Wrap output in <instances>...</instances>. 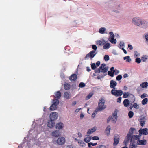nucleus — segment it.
<instances>
[{
    "label": "nucleus",
    "instance_id": "nucleus-1",
    "mask_svg": "<svg viewBox=\"0 0 148 148\" xmlns=\"http://www.w3.org/2000/svg\"><path fill=\"white\" fill-rule=\"evenodd\" d=\"M132 23L137 26H142L144 28L148 27V22L145 20H143L140 17L135 16L132 20Z\"/></svg>",
    "mask_w": 148,
    "mask_h": 148
},
{
    "label": "nucleus",
    "instance_id": "nucleus-2",
    "mask_svg": "<svg viewBox=\"0 0 148 148\" xmlns=\"http://www.w3.org/2000/svg\"><path fill=\"white\" fill-rule=\"evenodd\" d=\"M92 48L94 50L91 51L88 53L87 54L84 58V59L88 60L89 58L92 59L96 55L97 53L95 51L97 49L96 46L95 45H93L92 46Z\"/></svg>",
    "mask_w": 148,
    "mask_h": 148
},
{
    "label": "nucleus",
    "instance_id": "nucleus-3",
    "mask_svg": "<svg viewBox=\"0 0 148 148\" xmlns=\"http://www.w3.org/2000/svg\"><path fill=\"white\" fill-rule=\"evenodd\" d=\"M135 130V129L133 128H131L126 136L124 141L126 145H127L129 141L130 140L131 142L132 141V134H133L134 131Z\"/></svg>",
    "mask_w": 148,
    "mask_h": 148
},
{
    "label": "nucleus",
    "instance_id": "nucleus-4",
    "mask_svg": "<svg viewBox=\"0 0 148 148\" xmlns=\"http://www.w3.org/2000/svg\"><path fill=\"white\" fill-rule=\"evenodd\" d=\"M53 103L50 107V110L51 111L56 110L57 108V105L59 104V100L56 99H53Z\"/></svg>",
    "mask_w": 148,
    "mask_h": 148
},
{
    "label": "nucleus",
    "instance_id": "nucleus-5",
    "mask_svg": "<svg viewBox=\"0 0 148 148\" xmlns=\"http://www.w3.org/2000/svg\"><path fill=\"white\" fill-rule=\"evenodd\" d=\"M109 41L112 44H116L117 42V41L116 39L114 38L115 36L114 33L112 32H111L109 33Z\"/></svg>",
    "mask_w": 148,
    "mask_h": 148
},
{
    "label": "nucleus",
    "instance_id": "nucleus-6",
    "mask_svg": "<svg viewBox=\"0 0 148 148\" xmlns=\"http://www.w3.org/2000/svg\"><path fill=\"white\" fill-rule=\"evenodd\" d=\"M111 92L112 94L116 97L121 96L123 93V91L122 90H115V89H112Z\"/></svg>",
    "mask_w": 148,
    "mask_h": 148
},
{
    "label": "nucleus",
    "instance_id": "nucleus-7",
    "mask_svg": "<svg viewBox=\"0 0 148 148\" xmlns=\"http://www.w3.org/2000/svg\"><path fill=\"white\" fill-rule=\"evenodd\" d=\"M118 110L116 109L113 113L112 116L110 118V120L113 123H115L117 119Z\"/></svg>",
    "mask_w": 148,
    "mask_h": 148
},
{
    "label": "nucleus",
    "instance_id": "nucleus-8",
    "mask_svg": "<svg viewBox=\"0 0 148 148\" xmlns=\"http://www.w3.org/2000/svg\"><path fill=\"white\" fill-rule=\"evenodd\" d=\"M129 96L132 99L133 102L135 101V98L134 96L132 94L128 92H124L123 94V97L124 98H127Z\"/></svg>",
    "mask_w": 148,
    "mask_h": 148
},
{
    "label": "nucleus",
    "instance_id": "nucleus-9",
    "mask_svg": "<svg viewBox=\"0 0 148 148\" xmlns=\"http://www.w3.org/2000/svg\"><path fill=\"white\" fill-rule=\"evenodd\" d=\"M58 116V113L56 112L51 113L50 115V119L55 120H56Z\"/></svg>",
    "mask_w": 148,
    "mask_h": 148
},
{
    "label": "nucleus",
    "instance_id": "nucleus-10",
    "mask_svg": "<svg viewBox=\"0 0 148 148\" xmlns=\"http://www.w3.org/2000/svg\"><path fill=\"white\" fill-rule=\"evenodd\" d=\"M102 110V98H101L98 103V106L95 110V112L97 113L98 112H100Z\"/></svg>",
    "mask_w": 148,
    "mask_h": 148
},
{
    "label": "nucleus",
    "instance_id": "nucleus-11",
    "mask_svg": "<svg viewBox=\"0 0 148 148\" xmlns=\"http://www.w3.org/2000/svg\"><path fill=\"white\" fill-rule=\"evenodd\" d=\"M139 134L141 136L142 135H147L148 134V130L147 128L140 129L138 131Z\"/></svg>",
    "mask_w": 148,
    "mask_h": 148
},
{
    "label": "nucleus",
    "instance_id": "nucleus-12",
    "mask_svg": "<svg viewBox=\"0 0 148 148\" xmlns=\"http://www.w3.org/2000/svg\"><path fill=\"white\" fill-rule=\"evenodd\" d=\"M65 139L62 137H60L57 139V143L59 145H62L65 143Z\"/></svg>",
    "mask_w": 148,
    "mask_h": 148
},
{
    "label": "nucleus",
    "instance_id": "nucleus-13",
    "mask_svg": "<svg viewBox=\"0 0 148 148\" xmlns=\"http://www.w3.org/2000/svg\"><path fill=\"white\" fill-rule=\"evenodd\" d=\"M55 123L54 120L50 119L47 122V125L50 128H52L55 125Z\"/></svg>",
    "mask_w": 148,
    "mask_h": 148
},
{
    "label": "nucleus",
    "instance_id": "nucleus-14",
    "mask_svg": "<svg viewBox=\"0 0 148 148\" xmlns=\"http://www.w3.org/2000/svg\"><path fill=\"white\" fill-rule=\"evenodd\" d=\"M137 144L138 145H143L146 144L147 140H146L143 139L142 140H138L137 141Z\"/></svg>",
    "mask_w": 148,
    "mask_h": 148
},
{
    "label": "nucleus",
    "instance_id": "nucleus-15",
    "mask_svg": "<svg viewBox=\"0 0 148 148\" xmlns=\"http://www.w3.org/2000/svg\"><path fill=\"white\" fill-rule=\"evenodd\" d=\"M117 84V82L113 80L110 81V86L112 88L115 89V88Z\"/></svg>",
    "mask_w": 148,
    "mask_h": 148
},
{
    "label": "nucleus",
    "instance_id": "nucleus-16",
    "mask_svg": "<svg viewBox=\"0 0 148 148\" xmlns=\"http://www.w3.org/2000/svg\"><path fill=\"white\" fill-rule=\"evenodd\" d=\"M119 136H115L114 138V145L116 146L119 143Z\"/></svg>",
    "mask_w": 148,
    "mask_h": 148
},
{
    "label": "nucleus",
    "instance_id": "nucleus-17",
    "mask_svg": "<svg viewBox=\"0 0 148 148\" xmlns=\"http://www.w3.org/2000/svg\"><path fill=\"white\" fill-rule=\"evenodd\" d=\"M77 78V75L76 74H72L70 77L69 79L71 81H75Z\"/></svg>",
    "mask_w": 148,
    "mask_h": 148
},
{
    "label": "nucleus",
    "instance_id": "nucleus-18",
    "mask_svg": "<svg viewBox=\"0 0 148 148\" xmlns=\"http://www.w3.org/2000/svg\"><path fill=\"white\" fill-rule=\"evenodd\" d=\"M110 47V44L108 42H105L103 44V48L104 49H108Z\"/></svg>",
    "mask_w": 148,
    "mask_h": 148
},
{
    "label": "nucleus",
    "instance_id": "nucleus-19",
    "mask_svg": "<svg viewBox=\"0 0 148 148\" xmlns=\"http://www.w3.org/2000/svg\"><path fill=\"white\" fill-rule=\"evenodd\" d=\"M97 127H94L92 128L89 129L87 132V134H90L93 133L96 130Z\"/></svg>",
    "mask_w": 148,
    "mask_h": 148
},
{
    "label": "nucleus",
    "instance_id": "nucleus-20",
    "mask_svg": "<svg viewBox=\"0 0 148 148\" xmlns=\"http://www.w3.org/2000/svg\"><path fill=\"white\" fill-rule=\"evenodd\" d=\"M111 127L110 125L108 126L106 129L105 133L106 135L108 136L110 134Z\"/></svg>",
    "mask_w": 148,
    "mask_h": 148
},
{
    "label": "nucleus",
    "instance_id": "nucleus-21",
    "mask_svg": "<svg viewBox=\"0 0 148 148\" xmlns=\"http://www.w3.org/2000/svg\"><path fill=\"white\" fill-rule=\"evenodd\" d=\"M63 124L61 123H57L56 125V129H62L63 127Z\"/></svg>",
    "mask_w": 148,
    "mask_h": 148
},
{
    "label": "nucleus",
    "instance_id": "nucleus-22",
    "mask_svg": "<svg viewBox=\"0 0 148 148\" xmlns=\"http://www.w3.org/2000/svg\"><path fill=\"white\" fill-rule=\"evenodd\" d=\"M123 103L125 107H128L130 104V101L127 99H126L124 100Z\"/></svg>",
    "mask_w": 148,
    "mask_h": 148
},
{
    "label": "nucleus",
    "instance_id": "nucleus-23",
    "mask_svg": "<svg viewBox=\"0 0 148 148\" xmlns=\"http://www.w3.org/2000/svg\"><path fill=\"white\" fill-rule=\"evenodd\" d=\"M140 125L141 126L143 127L144 125L145 124V119L144 118H141L139 120Z\"/></svg>",
    "mask_w": 148,
    "mask_h": 148
},
{
    "label": "nucleus",
    "instance_id": "nucleus-24",
    "mask_svg": "<svg viewBox=\"0 0 148 148\" xmlns=\"http://www.w3.org/2000/svg\"><path fill=\"white\" fill-rule=\"evenodd\" d=\"M141 135H133L132 136V141H133V139H135L136 140H140V138Z\"/></svg>",
    "mask_w": 148,
    "mask_h": 148
},
{
    "label": "nucleus",
    "instance_id": "nucleus-25",
    "mask_svg": "<svg viewBox=\"0 0 148 148\" xmlns=\"http://www.w3.org/2000/svg\"><path fill=\"white\" fill-rule=\"evenodd\" d=\"M59 133L58 131L55 130L52 133V136L55 137H58L59 136Z\"/></svg>",
    "mask_w": 148,
    "mask_h": 148
},
{
    "label": "nucleus",
    "instance_id": "nucleus-26",
    "mask_svg": "<svg viewBox=\"0 0 148 148\" xmlns=\"http://www.w3.org/2000/svg\"><path fill=\"white\" fill-rule=\"evenodd\" d=\"M64 87L65 90H68L70 89L71 86L70 84L68 83H65L64 84Z\"/></svg>",
    "mask_w": 148,
    "mask_h": 148
},
{
    "label": "nucleus",
    "instance_id": "nucleus-27",
    "mask_svg": "<svg viewBox=\"0 0 148 148\" xmlns=\"http://www.w3.org/2000/svg\"><path fill=\"white\" fill-rule=\"evenodd\" d=\"M64 96L66 99H68L70 98L71 95L68 92H66L64 93Z\"/></svg>",
    "mask_w": 148,
    "mask_h": 148
},
{
    "label": "nucleus",
    "instance_id": "nucleus-28",
    "mask_svg": "<svg viewBox=\"0 0 148 148\" xmlns=\"http://www.w3.org/2000/svg\"><path fill=\"white\" fill-rule=\"evenodd\" d=\"M55 95L56 98L58 99L60 98L61 96V92L59 91H57L55 93Z\"/></svg>",
    "mask_w": 148,
    "mask_h": 148
},
{
    "label": "nucleus",
    "instance_id": "nucleus-29",
    "mask_svg": "<svg viewBox=\"0 0 148 148\" xmlns=\"http://www.w3.org/2000/svg\"><path fill=\"white\" fill-rule=\"evenodd\" d=\"M148 83L147 82H145L142 83L140 85L143 88L147 87L148 86Z\"/></svg>",
    "mask_w": 148,
    "mask_h": 148
},
{
    "label": "nucleus",
    "instance_id": "nucleus-30",
    "mask_svg": "<svg viewBox=\"0 0 148 148\" xmlns=\"http://www.w3.org/2000/svg\"><path fill=\"white\" fill-rule=\"evenodd\" d=\"M91 138L90 136H87L84 138V141L86 143H88L90 140Z\"/></svg>",
    "mask_w": 148,
    "mask_h": 148
},
{
    "label": "nucleus",
    "instance_id": "nucleus-31",
    "mask_svg": "<svg viewBox=\"0 0 148 148\" xmlns=\"http://www.w3.org/2000/svg\"><path fill=\"white\" fill-rule=\"evenodd\" d=\"M148 102V99L147 98H145L142 101V103L144 105L147 103Z\"/></svg>",
    "mask_w": 148,
    "mask_h": 148
},
{
    "label": "nucleus",
    "instance_id": "nucleus-32",
    "mask_svg": "<svg viewBox=\"0 0 148 148\" xmlns=\"http://www.w3.org/2000/svg\"><path fill=\"white\" fill-rule=\"evenodd\" d=\"M137 145L134 143H132L130 145V148H136Z\"/></svg>",
    "mask_w": 148,
    "mask_h": 148
},
{
    "label": "nucleus",
    "instance_id": "nucleus-33",
    "mask_svg": "<svg viewBox=\"0 0 148 148\" xmlns=\"http://www.w3.org/2000/svg\"><path fill=\"white\" fill-rule=\"evenodd\" d=\"M124 60H126V61L129 62L131 61V59L130 58V57L129 56H127L126 57H124Z\"/></svg>",
    "mask_w": 148,
    "mask_h": 148
},
{
    "label": "nucleus",
    "instance_id": "nucleus-34",
    "mask_svg": "<svg viewBox=\"0 0 148 148\" xmlns=\"http://www.w3.org/2000/svg\"><path fill=\"white\" fill-rule=\"evenodd\" d=\"M78 143L81 146L83 147L85 145L84 142L82 140H80L78 141Z\"/></svg>",
    "mask_w": 148,
    "mask_h": 148
},
{
    "label": "nucleus",
    "instance_id": "nucleus-35",
    "mask_svg": "<svg viewBox=\"0 0 148 148\" xmlns=\"http://www.w3.org/2000/svg\"><path fill=\"white\" fill-rule=\"evenodd\" d=\"M97 145V143H93L92 142H90L88 143V146L89 147H91V146L92 145L93 146H95Z\"/></svg>",
    "mask_w": 148,
    "mask_h": 148
},
{
    "label": "nucleus",
    "instance_id": "nucleus-36",
    "mask_svg": "<svg viewBox=\"0 0 148 148\" xmlns=\"http://www.w3.org/2000/svg\"><path fill=\"white\" fill-rule=\"evenodd\" d=\"M85 86V84L83 82H81L79 84L78 86L79 88H83Z\"/></svg>",
    "mask_w": 148,
    "mask_h": 148
},
{
    "label": "nucleus",
    "instance_id": "nucleus-37",
    "mask_svg": "<svg viewBox=\"0 0 148 148\" xmlns=\"http://www.w3.org/2000/svg\"><path fill=\"white\" fill-rule=\"evenodd\" d=\"M134 115V113L132 111H130L128 113V116L130 118H132Z\"/></svg>",
    "mask_w": 148,
    "mask_h": 148
},
{
    "label": "nucleus",
    "instance_id": "nucleus-38",
    "mask_svg": "<svg viewBox=\"0 0 148 148\" xmlns=\"http://www.w3.org/2000/svg\"><path fill=\"white\" fill-rule=\"evenodd\" d=\"M122 77V76L121 75H119L116 77V80L117 81H120Z\"/></svg>",
    "mask_w": 148,
    "mask_h": 148
},
{
    "label": "nucleus",
    "instance_id": "nucleus-39",
    "mask_svg": "<svg viewBox=\"0 0 148 148\" xmlns=\"http://www.w3.org/2000/svg\"><path fill=\"white\" fill-rule=\"evenodd\" d=\"M93 94L91 93H89L86 97V99L88 100L90 99L91 97L92 96Z\"/></svg>",
    "mask_w": 148,
    "mask_h": 148
},
{
    "label": "nucleus",
    "instance_id": "nucleus-40",
    "mask_svg": "<svg viewBox=\"0 0 148 148\" xmlns=\"http://www.w3.org/2000/svg\"><path fill=\"white\" fill-rule=\"evenodd\" d=\"M136 62L137 63H140L141 61V59L139 58H137L135 60Z\"/></svg>",
    "mask_w": 148,
    "mask_h": 148
},
{
    "label": "nucleus",
    "instance_id": "nucleus-41",
    "mask_svg": "<svg viewBox=\"0 0 148 148\" xmlns=\"http://www.w3.org/2000/svg\"><path fill=\"white\" fill-rule=\"evenodd\" d=\"M124 43L123 42H121L119 44L120 48H121V47H124Z\"/></svg>",
    "mask_w": 148,
    "mask_h": 148
},
{
    "label": "nucleus",
    "instance_id": "nucleus-42",
    "mask_svg": "<svg viewBox=\"0 0 148 148\" xmlns=\"http://www.w3.org/2000/svg\"><path fill=\"white\" fill-rule=\"evenodd\" d=\"M108 75L112 77H113L114 76V74H113V72H112L110 71H108Z\"/></svg>",
    "mask_w": 148,
    "mask_h": 148
},
{
    "label": "nucleus",
    "instance_id": "nucleus-43",
    "mask_svg": "<svg viewBox=\"0 0 148 148\" xmlns=\"http://www.w3.org/2000/svg\"><path fill=\"white\" fill-rule=\"evenodd\" d=\"M104 59L105 61H107L109 60V58L108 55H106L104 57Z\"/></svg>",
    "mask_w": 148,
    "mask_h": 148
},
{
    "label": "nucleus",
    "instance_id": "nucleus-44",
    "mask_svg": "<svg viewBox=\"0 0 148 148\" xmlns=\"http://www.w3.org/2000/svg\"><path fill=\"white\" fill-rule=\"evenodd\" d=\"M104 33L107 34H108V32L106 31V29L105 28L103 27L102 28V34Z\"/></svg>",
    "mask_w": 148,
    "mask_h": 148
},
{
    "label": "nucleus",
    "instance_id": "nucleus-45",
    "mask_svg": "<svg viewBox=\"0 0 148 148\" xmlns=\"http://www.w3.org/2000/svg\"><path fill=\"white\" fill-rule=\"evenodd\" d=\"M96 44L97 45H100L102 44V41L101 40H98L96 41Z\"/></svg>",
    "mask_w": 148,
    "mask_h": 148
},
{
    "label": "nucleus",
    "instance_id": "nucleus-46",
    "mask_svg": "<svg viewBox=\"0 0 148 148\" xmlns=\"http://www.w3.org/2000/svg\"><path fill=\"white\" fill-rule=\"evenodd\" d=\"M133 107L137 109L139 108L138 105L136 103H135L134 104Z\"/></svg>",
    "mask_w": 148,
    "mask_h": 148
},
{
    "label": "nucleus",
    "instance_id": "nucleus-47",
    "mask_svg": "<svg viewBox=\"0 0 148 148\" xmlns=\"http://www.w3.org/2000/svg\"><path fill=\"white\" fill-rule=\"evenodd\" d=\"M147 94H145V93H143L142 94L141 96V98H145V97H147Z\"/></svg>",
    "mask_w": 148,
    "mask_h": 148
},
{
    "label": "nucleus",
    "instance_id": "nucleus-48",
    "mask_svg": "<svg viewBox=\"0 0 148 148\" xmlns=\"http://www.w3.org/2000/svg\"><path fill=\"white\" fill-rule=\"evenodd\" d=\"M92 139L94 140H97L99 139V138L98 136H94L92 138Z\"/></svg>",
    "mask_w": 148,
    "mask_h": 148
},
{
    "label": "nucleus",
    "instance_id": "nucleus-49",
    "mask_svg": "<svg viewBox=\"0 0 148 148\" xmlns=\"http://www.w3.org/2000/svg\"><path fill=\"white\" fill-rule=\"evenodd\" d=\"M119 71L118 70H115V71H114V72H113V73L115 75H117L119 73Z\"/></svg>",
    "mask_w": 148,
    "mask_h": 148
},
{
    "label": "nucleus",
    "instance_id": "nucleus-50",
    "mask_svg": "<svg viewBox=\"0 0 148 148\" xmlns=\"http://www.w3.org/2000/svg\"><path fill=\"white\" fill-rule=\"evenodd\" d=\"M99 65H91L92 69H95Z\"/></svg>",
    "mask_w": 148,
    "mask_h": 148
},
{
    "label": "nucleus",
    "instance_id": "nucleus-51",
    "mask_svg": "<svg viewBox=\"0 0 148 148\" xmlns=\"http://www.w3.org/2000/svg\"><path fill=\"white\" fill-rule=\"evenodd\" d=\"M147 59V58L145 56H143L141 58V60L144 62Z\"/></svg>",
    "mask_w": 148,
    "mask_h": 148
},
{
    "label": "nucleus",
    "instance_id": "nucleus-52",
    "mask_svg": "<svg viewBox=\"0 0 148 148\" xmlns=\"http://www.w3.org/2000/svg\"><path fill=\"white\" fill-rule=\"evenodd\" d=\"M122 98L121 97H120L117 99V102L118 103H120L121 102Z\"/></svg>",
    "mask_w": 148,
    "mask_h": 148
},
{
    "label": "nucleus",
    "instance_id": "nucleus-53",
    "mask_svg": "<svg viewBox=\"0 0 148 148\" xmlns=\"http://www.w3.org/2000/svg\"><path fill=\"white\" fill-rule=\"evenodd\" d=\"M128 47L130 48V50H132L133 49V47L132 45L130 44L128 45Z\"/></svg>",
    "mask_w": 148,
    "mask_h": 148
},
{
    "label": "nucleus",
    "instance_id": "nucleus-54",
    "mask_svg": "<svg viewBox=\"0 0 148 148\" xmlns=\"http://www.w3.org/2000/svg\"><path fill=\"white\" fill-rule=\"evenodd\" d=\"M97 113L96 112H95V111H94L93 113L92 114V116L93 118H94L95 116V115L97 114Z\"/></svg>",
    "mask_w": 148,
    "mask_h": 148
},
{
    "label": "nucleus",
    "instance_id": "nucleus-55",
    "mask_svg": "<svg viewBox=\"0 0 148 148\" xmlns=\"http://www.w3.org/2000/svg\"><path fill=\"white\" fill-rule=\"evenodd\" d=\"M108 70L107 68H105L104 69H102V72H107Z\"/></svg>",
    "mask_w": 148,
    "mask_h": 148
},
{
    "label": "nucleus",
    "instance_id": "nucleus-56",
    "mask_svg": "<svg viewBox=\"0 0 148 148\" xmlns=\"http://www.w3.org/2000/svg\"><path fill=\"white\" fill-rule=\"evenodd\" d=\"M99 72H102V65H101L100 66L99 69Z\"/></svg>",
    "mask_w": 148,
    "mask_h": 148
},
{
    "label": "nucleus",
    "instance_id": "nucleus-57",
    "mask_svg": "<svg viewBox=\"0 0 148 148\" xmlns=\"http://www.w3.org/2000/svg\"><path fill=\"white\" fill-rule=\"evenodd\" d=\"M145 38L146 40L148 42V35L147 34L145 35Z\"/></svg>",
    "mask_w": 148,
    "mask_h": 148
},
{
    "label": "nucleus",
    "instance_id": "nucleus-58",
    "mask_svg": "<svg viewBox=\"0 0 148 148\" xmlns=\"http://www.w3.org/2000/svg\"><path fill=\"white\" fill-rule=\"evenodd\" d=\"M76 101H73L72 104V106H75L76 103Z\"/></svg>",
    "mask_w": 148,
    "mask_h": 148
},
{
    "label": "nucleus",
    "instance_id": "nucleus-59",
    "mask_svg": "<svg viewBox=\"0 0 148 148\" xmlns=\"http://www.w3.org/2000/svg\"><path fill=\"white\" fill-rule=\"evenodd\" d=\"M128 77V75L127 74H125L123 75V77L124 78H126Z\"/></svg>",
    "mask_w": 148,
    "mask_h": 148
},
{
    "label": "nucleus",
    "instance_id": "nucleus-60",
    "mask_svg": "<svg viewBox=\"0 0 148 148\" xmlns=\"http://www.w3.org/2000/svg\"><path fill=\"white\" fill-rule=\"evenodd\" d=\"M114 12H115L116 13H120V11L119 10H114Z\"/></svg>",
    "mask_w": 148,
    "mask_h": 148
},
{
    "label": "nucleus",
    "instance_id": "nucleus-61",
    "mask_svg": "<svg viewBox=\"0 0 148 148\" xmlns=\"http://www.w3.org/2000/svg\"><path fill=\"white\" fill-rule=\"evenodd\" d=\"M111 71L112 72H114V71H115V70L114 69V68L113 67H112L110 69Z\"/></svg>",
    "mask_w": 148,
    "mask_h": 148
},
{
    "label": "nucleus",
    "instance_id": "nucleus-62",
    "mask_svg": "<svg viewBox=\"0 0 148 148\" xmlns=\"http://www.w3.org/2000/svg\"><path fill=\"white\" fill-rule=\"evenodd\" d=\"M78 136L79 137H82V134L80 133V132H79L78 134Z\"/></svg>",
    "mask_w": 148,
    "mask_h": 148
},
{
    "label": "nucleus",
    "instance_id": "nucleus-63",
    "mask_svg": "<svg viewBox=\"0 0 148 148\" xmlns=\"http://www.w3.org/2000/svg\"><path fill=\"white\" fill-rule=\"evenodd\" d=\"M106 106L104 104L102 105V109L105 108L106 107Z\"/></svg>",
    "mask_w": 148,
    "mask_h": 148
},
{
    "label": "nucleus",
    "instance_id": "nucleus-64",
    "mask_svg": "<svg viewBox=\"0 0 148 148\" xmlns=\"http://www.w3.org/2000/svg\"><path fill=\"white\" fill-rule=\"evenodd\" d=\"M86 69L87 71L88 72H89L90 71V69L89 67H87Z\"/></svg>",
    "mask_w": 148,
    "mask_h": 148
}]
</instances>
